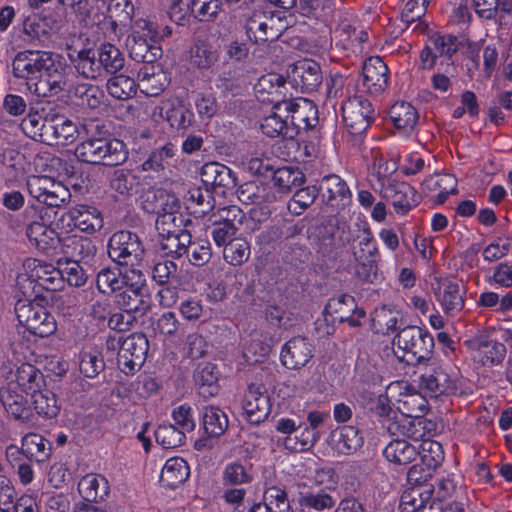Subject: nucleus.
<instances>
[{
	"label": "nucleus",
	"instance_id": "f257e3e1",
	"mask_svg": "<svg viewBox=\"0 0 512 512\" xmlns=\"http://www.w3.org/2000/svg\"><path fill=\"white\" fill-rule=\"evenodd\" d=\"M69 59L76 71L86 79H98L104 74H116L124 68L125 58L118 47L103 43L97 49L70 48Z\"/></svg>",
	"mask_w": 512,
	"mask_h": 512
},
{
	"label": "nucleus",
	"instance_id": "f03ea898",
	"mask_svg": "<svg viewBox=\"0 0 512 512\" xmlns=\"http://www.w3.org/2000/svg\"><path fill=\"white\" fill-rule=\"evenodd\" d=\"M393 344L402 353L397 355L398 358L407 364L420 365L432 361L434 338L427 330L418 326L409 325L400 329Z\"/></svg>",
	"mask_w": 512,
	"mask_h": 512
},
{
	"label": "nucleus",
	"instance_id": "7ed1b4c3",
	"mask_svg": "<svg viewBox=\"0 0 512 512\" xmlns=\"http://www.w3.org/2000/svg\"><path fill=\"white\" fill-rule=\"evenodd\" d=\"M126 144L118 138L85 139L76 148V156L84 163L118 166L128 159Z\"/></svg>",
	"mask_w": 512,
	"mask_h": 512
},
{
	"label": "nucleus",
	"instance_id": "20e7f679",
	"mask_svg": "<svg viewBox=\"0 0 512 512\" xmlns=\"http://www.w3.org/2000/svg\"><path fill=\"white\" fill-rule=\"evenodd\" d=\"M323 323L317 322V329L326 335H332L336 323L347 322L350 327L361 326V319L366 317L363 308L357 306L356 300L347 293L330 298L323 310Z\"/></svg>",
	"mask_w": 512,
	"mask_h": 512
},
{
	"label": "nucleus",
	"instance_id": "39448f33",
	"mask_svg": "<svg viewBox=\"0 0 512 512\" xmlns=\"http://www.w3.org/2000/svg\"><path fill=\"white\" fill-rule=\"evenodd\" d=\"M160 33L156 23L147 19H137L132 25L129 55L137 62L153 64L162 57L159 45Z\"/></svg>",
	"mask_w": 512,
	"mask_h": 512
},
{
	"label": "nucleus",
	"instance_id": "423d86ee",
	"mask_svg": "<svg viewBox=\"0 0 512 512\" xmlns=\"http://www.w3.org/2000/svg\"><path fill=\"white\" fill-rule=\"evenodd\" d=\"M124 287L115 294L116 306L136 318L146 315L152 308V302L145 274L140 269H131Z\"/></svg>",
	"mask_w": 512,
	"mask_h": 512
},
{
	"label": "nucleus",
	"instance_id": "0eeeda50",
	"mask_svg": "<svg viewBox=\"0 0 512 512\" xmlns=\"http://www.w3.org/2000/svg\"><path fill=\"white\" fill-rule=\"evenodd\" d=\"M109 258L119 266L137 269L145 256L141 238L134 232L120 230L112 234L108 241Z\"/></svg>",
	"mask_w": 512,
	"mask_h": 512
},
{
	"label": "nucleus",
	"instance_id": "6e6552de",
	"mask_svg": "<svg viewBox=\"0 0 512 512\" xmlns=\"http://www.w3.org/2000/svg\"><path fill=\"white\" fill-rule=\"evenodd\" d=\"M15 313L19 323L35 336L48 337L57 330L54 316L37 301H18Z\"/></svg>",
	"mask_w": 512,
	"mask_h": 512
},
{
	"label": "nucleus",
	"instance_id": "1a4fd4ad",
	"mask_svg": "<svg viewBox=\"0 0 512 512\" xmlns=\"http://www.w3.org/2000/svg\"><path fill=\"white\" fill-rule=\"evenodd\" d=\"M26 186L33 199L48 207L59 208L71 198V193L64 184L46 175L29 176Z\"/></svg>",
	"mask_w": 512,
	"mask_h": 512
},
{
	"label": "nucleus",
	"instance_id": "9d476101",
	"mask_svg": "<svg viewBox=\"0 0 512 512\" xmlns=\"http://www.w3.org/2000/svg\"><path fill=\"white\" fill-rule=\"evenodd\" d=\"M341 109L343 121L352 135L363 134L375 118L372 104L362 96L349 98L342 104Z\"/></svg>",
	"mask_w": 512,
	"mask_h": 512
},
{
	"label": "nucleus",
	"instance_id": "9b49d317",
	"mask_svg": "<svg viewBox=\"0 0 512 512\" xmlns=\"http://www.w3.org/2000/svg\"><path fill=\"white\" fill-rule=\"evenodd\" d=\"M149 341L143 333L134 332L123 339L117 356V364L125 374H132L145 362Z\"/></svg>",
	"mask_w": 512,
	"mask_h": 512
},
{
	"label": "nucleus",
	"instance_id": "f8f14e48",
	"mask_svg": "<svg viewBox=\"0 0 512 512\" xmlns=\"http://www.w3.org/2000/svg\"><path fill=\"white\" fill-rule=\"evenodd\" d=\"M53 53L39 50H26L16 54L12 69L13 75L20 79L35 80L52 65Z\"/></svg>",
	"mask_w": 512,
	"mask_h": 512
},
{
	"label": "nucleus",
	"instance_id": "ddd939ff",
	"mask_svg": "<svg viewBox=\"0 0 512 512\" xmlns=\"http://www.w3.org/2000/svg\"><path fill=\"white\" fill-rule=\"evenodd\" d=\"M281 113H286L290 128H295L296 136L301 130L308 131L314 128L319 121L316 105L306 98H296L281 104Z\"/></svg>",
	"mask_w": 512,
	"mask_h": 512
},
{
	"label": "nucleus",
	"instance_id": "4468645a",
	"mask_svg": "<svg viewBox=\"0 0 512 512\" xmlns=\"http://www.w3.org/2000/svg\"><path fill=\"white\" fill-rule=\"evenodd\" d=\"M244 415L251 424H260L271 412L270 397L266 387L261 383L248 386L243 400Z\"/></svg>",
	"mask_w": 512,
	"mask_h": 512
},
{
	"label": "nucleus",
	"instance_id": "2eb2a0df",
	"mask_svg": "<svg viewBox=\"0 0 512 512\" xmlns=\"http://www.w3.org/2000/svg\"><path fill=\"white\" fill-rule=\"evenodd\" d=\"M274 17L261 10L252 11L244 23L247 41L253 44H263L274 41L280 36V30L275 28Z\"/></svg>",
	"mask_w": 512,
	"mask_h": 512
},
{
	"label": "nucleus",
	"instance_id": "dca6fc26",
	"mask_svg": "<svg viewBox=\"0 0 512 512\" xmlns=\"http://www.w3.org/2000/svg\"><path fill=\"white\" fill-rule=\"evenodd\" d=\"M286 79L277 73H269L261 76L254 86L255 94L259 101L273 104V109L282 112L281 104L285 99Z\"/></svg>",
	"mask_w": 512,
	"mask_h": 512
},
{
	"label": "nucleus",
	"instance_id": "f3484780",
	"mask_svg": "<svg viewBox=\"0 0 512 512\" xmlns=\"http://www.w3.org/2000/svg\"><path fill=\"white\" fill-rule=\"evenodd\" d=\"M201 180L205 187L221 195L237 185L235 173L219 162L205 163L201 168Z\"/></svg>",
	"mask_w": 512,
	"mask_h": 512
},
{
	"label": "nucleus",
	"instance_id": "a211bd4d",
	"mask_svg": "<svg viewBox=\"0 0 512 512\" xmlns=\"http://www.w3.org/2000/svg\"><path fill=\"white\" fill-rule=\"evenodd\" d=\"M425 371L420 376V386L430 396L438 397L443 394H452L457 390V385L449 374L436 363L425 364Z\"/></svg>",
	"mask_w": 512,
	"mask_h": 512
},
{
	"label": "nucleus",
	"instance_id": "6ab92c4d",
	"mask_svg": "<svg viewBox=\"0 0 512 512\" xmlns=\"http://www.w3.org/2000/svg\"><path fill=\"white\" fill-rule=\"evenodd\" d=\"M293 85L302 93L316 91L322 83V72L320 65L311 59L297 61L289 75Z\"/></svg>",
	"mask_w": 512,
	"mask_h": 512
},
{
	"label": "nucleus",
	"instance_id": "aec40b11",
	"mask_svg": "<svg viewBox=\"0 0 512 512\" xmlns=\"http://www.w3.org/2000/svg\"><path fill=\"white\" fill-rule=\"evenodd\" d=\"M362 75V91L378 95L386 89L388 84V67L380 57L367 58L362 65Z\"/></svg>",
	"mask_w": 512,
	"mask_h": 512
},
{
	"label": "nucleus",
	"instance_id": "412c9836",
	"mask_svg": "<svg viewBox=\"0 0 512 512\" xmlns=\"http://www.w3.org/2000/svg\"><path fill=\"white\" fill-rule=\"evenodd\" d=\"M32 86L33 92L38 97H52L60 94L65 90L66 86L63 68L54 59L52 65H49L37 81L29 85L30 90H32Z\"/></svg>",
	"mask_w": 512,
	"mask_h": 512
},
{
	"label": "nucleus",
	"instance_id": "4be33fe9",
	"mask_svg": "<svg viewBox=\"0 0 512 512\" xmlns=\"http://www.w3.org/2000/svg\"><path fill=\"white\" fill-rule=\"evenodd\" d=\"M78 125L64 115H51L50 125L46 128V143L48 145H67L73 143L79 136Z\"/></svg>",
	"mask_w": 512,
	"mask_h": 512
},
{
	"label": "nucleus",
	"instance_id": "5701e85b",
	"mask_svg": "<svg viewBox=\"0 0 512 512\" xmlns=\"http://www.w3.org/2000/svg\"><path fill=\"white\" fill-rule=\"evenodd\" d=\"M312 358V348L304 337H293L288 340L281 350L280 360L288 369H299Z\"/></svg>",
	"mask_w": 512,
	"mask_h": 512
},
{
	"label": "nucleus",
	"instance_id": "b1692460",
	"mask_svg": "<svg viewBox=\"0 0 512 512\" xmlns=\"http://www.w3.org/2000/svg\"><path fill=\"white\" fill-rule=\"evenodd\" d=\"M142 209L150 214L159 216L163 212L180 208V201L174 195L162 188H149L141 196Z\"/></svg>",
	"mask_w": 512,
	"mask_h": 512
},
{
	"label": "nucleus",
	"instance_id": "393cba45",
	"mask_svg": "<svg viewBox=\"0 0 512 512\" xmlns=\"http://www.w3.org/2000/svg\"><path fill=\"white\" fill-rule=\"evenodd\" d=\"M327 442L338 453L350 455L363 445V437L356 427L345 425L331 431Z\"/></svg>",
	"mask_w": 512,
	"mask_h": 512
},
{
	"label": "nucleus",
	"instance_id": "a878e982",
	"mask_svg": "<svg viewBox=\"0 0 512 512\" xmlns=\"http://www.w3.org/2000/svg\"><path fill=\"white\" fill-rule=\"evenodd\" d=\"M383 197L391 201L396 213L406 214L416 205V190L406 182H392L383 189Z\"/></svg>",
	"mask_w": 512,
	"mask_h": 512
},
{
	"label": "nucleus",
	"instance_id": "bb28decb",
	"mask_svg": "<svg viewBox=\"0 0 512 512\" xmlns=\"http://www.w3.org/2000/svg\"><path fill=\"white\" fill-rule=\"evenodd\" d=\"M58 248L66 256V261H77L90 258L95 255L96 247L93 241L87 237L78 235L60 236Z\"/></svg>",
	"mask_w": 512,
	"mask_h": 512
},
{
	"label": "nucleus",
	"instance_id": "cd10ccee",
	"mask_svg": "<svg viewBox=\"0 0 512 512\" xmlns=\"http://www.w3.org/2000/svg\"><path fill=\"white\" fill-rule=\"evenodd\" d=\"M68 215L73 225L85 233L93 234L103 227L102 214L94 206L77 205L69 210Z\"/></svg>",
	"mask_w": 512,
	"mask_h": 512
},
{
	"label": "nucleus",
	"instance_id": "c85d7f7f",
	"mask_svg": "<svg viewBox=\"0 0 512 512\" xmlns=\"http://www.w3.org/2000/svg\"><path fill=\"white\" fill-rule=\"evenodd\" d=\"M383 425L392 436H403L419 441L425 435V423L419 417L406 415L397 417L396 415L394 419H389L388 423H384Z\"/></svg>",
	"mask_w": 512,
	"mask_h": 512
},
{
	"label": "nucleus",
	"instance_id": "c756f323",
	"mask_svg": "<svg viewBox=\"0 0 512 512\" xmlns=\"http://www.w3.org/2000/svg\"><path fill=\"white\" fill-rule=\"evenodd\" d=\"M189 53L191 65L200 71L209 70L220 59L219 49L210 41L201 38L195 39Z\"/></svg>",
	"mask_w": 512,
	"mask_h": 512
},
{
	"label": "nucleus",
	"instance_id": "7c9ffc66",
	"mask_svg": "<svg viewBox=\"0 0 512 512\" xmlns=\"http://www.w3.org/2000/svg\"><path fill=\"white\" fill-rule=\"evenodd\" d=\"M470 346L481 355L482 364L485 366H494L502 363L507 352L503 343L492 340L486 335L475 337L471 340Z\"/></svg>",
	"mask_w": 512,
	"mask_h": 512
},
{
	"label": "nucleus",
	"instance_id": "2f4dec72",
	"mask_svg": "<svg viewBox=\"0 0 512 512\" xmlns=\"http://www.w3.org/2000/svg\"><path fill=\"white\" fill-rule=\"evenodd\" d=\"M237 197L247 205L272 203L276 199L269 184L260 181H248L241 184L237 189Z\"/></svg>",
	"mask_w": 512,
	"mask_h": 512
},
{
	"label": "nucleus",
	"instance_id": "473e14b6",
	"mask_svg": "<svg viewBox=\"0 0 512 512\" xmlns=\"http://www.w3.org/2000/svg\"><path fill=\"white\" fill-rule=\"evenodd\" d=\"M161 115L177 129L188 128L194 120V114L181 98H175L163 103Z\"/></svg>",
	"mask_w": 512,
	"mask_h": 512
},
{
	"label": "nucleus",
	"instance_id": "72a5a7b5",
	"mask_svg": "<svg viewBox=\"0 0 512 512\" xmlns=\"http://www.w3.org/2000/svg\"><path fill=\"white\" fill-rule=\"evenodd\" d=\"M0 398L5 411L10 417L21 422L32 420V408L22 394L6 389L0 392Z\"/></svg>",
	"mask_w": 512,
	"mask_h": 512
},
{
	"label": "nucleus",
	"instance_id": "f704fd0d",
	"mask_svg": "<svg viewBox=\"0 0 512 512\" xmlns=\"http://www.w3.org/2000/svg\"><path fill=\"white\" fill-rule=\"evenodd\" d=\"M220 372L217 366L210 362H201L194 371V380L199 386V393L204 397L218 393Z\"/></svg>",
	"mask_w": 512,
	"mask_h": 512
},
{
	"label": "nucleus",
	"instance_id": "c9c22d12",
	"mask_svg": "<svg viewBox=\"0 0 512 512\" xmlns=\"http://www.w3.org/2000/svg\"><path fill=\"white\" fill-rule=\"evenodd\" d=\"M190 469L187 462L180 457H172L164 464L160 482L163 486L175 489L183 484L189 477Z\"/></svg>",
	"mask_w": 512,
	"mask_h": 512
},
{
	"label": "nucleus",
	"instance_id": "e433bc0d",
	"mask_svg": "<svg viewBox=\"0 0 512 512\" xmlns=\"http://www.w3.org/2000/svg\"><path fill=\"white\" fill-rule=\"evenodd\" d=\"M109 483L107 479L99 474H87L78 484V490L83 499L87 502H99L109 494Z\"/></svg>",
	"mask_w": 512,
	"mask_h": 512
},
{
	"label": "nucleus",
	"instance_id": "4c0bfd02",
	"mask_svg": "<svg viewBox=\"0 0 512 512\" xmlns=\"http://www.w3.org/2000/svg\"><path fill=\"white\" fill-rule=\"evenodd\" d=\"M320 189L327 193V204L332 207H344L351 199L346 182L338 175H328L322 179Z\"/></svg>",
	"mask_w": 512,
	"mask_h": 512
},
{
	"label": "nucleus",
	"instance_id": "58836bf2",
	"mask_svg": "<svg viewBox=\"0 0 512 512\" xmlns=\"http://www.w3.org/2000/svg\"><path fill=\"white\" fill-rule=\"evenodd\" d=\"M438 299L445 313L454 315L464 307V290L458 282L452 280L444 281L439 287Z\"/></svg>",
	"mask_w": 512,
	"mask_h": 512
},
{
	"label": "nucleus",
	"instance_id": "ea45409f",
	"mask_svg": "<svg viewBox=\"0 0 512 512\" xmlns=\"http://www.w3.org/2000/svg\"><path fill=\"white\" fill-rule=\"evenodd\" d=\"M389 117L394 126L404 134H409L414 130L419 118L416 109L404 101L392 105Z\"/></svg>",
	"mask_w": 512,
	"mask_h": 512
},
{
	"label": "nucleus",
	"instance_id": "a19ab883",
	"mask_svg": "<svg viewBox=\"0 0 512 512\" xmlns=\"http://www.w3.org/2000/svg\"><path fill=\"white\" fill-rule=\"evenodd\" d=\"M26 235L31 243L43 251L58 248L59 234L44 223H31L26 229Z\"/></svg>",
	"mask_w": 512,
	"mask_h": 512
},
{
	"label": "nucleus",
	"instance_id": "79ce46f5",
	"mask_svg": "<svg viewBox=\"0 0 512 512\" xmlns=\"http://www.w3.org/2000/svg\"><path fill=\"white\" fill-rule=\"evenodd\" d=\"M202 425L204 433L209 437L219 438L229 426L226 413L216 406H206L203 408Z\"/></svg>",
	"mask_w": 512,
	"mask_h": 512
},
{
	"label": "nucleus",
	"instance_id": "37998d69",
	"mask_svg": "<svg viewBox=\"0 0 512 512\" xmlns=\"http://www.w3.org/2000/svg\"><path fill=\"white\" fill-rule=\"evenodd\" d=\"M434 486L410 487L406 489L399 503L401 512H417L424 504L431 502Z\"/></svg>",
	"mask_w": 512,
	"mask_h": 512
},
{
	"label": "nucleus",
	"instance_id": "c03bdc74",
	"mask_svg": "<svg viewBox=\"0 0 512 512\" xmlns=\"http://www.w3.org/2000/svg\"><path fill=\"white\" fill-rule=\"evenodd\" d=\"M52 26L49 25L46 18L37 16L27 17L23 22V33L27 41L33 45L47 46L50 38Z\"/></svg>",
	"mask_w": 512,
	"mask_h": 512
},
{
	"label": "nucleus",
	"instance_id": "a18cd8bd",
	"mask_svg": "<svg viewBox=\"0 0 512 512\" xmlns=\"http://www.w3.org/2000/svg\"><path fill=\"white\" fill-rule=\"evenodd\" d=\"M271 178L274 186L281 193H289L293 187H298L305 181L304 173L293 166L274 168Z\"/></svg>",
	"mask_w": 512,
	"mask_h": 512
},
{
	"label": "nucleus",
	"instance_id": "49530a36",
	"mask_svg": "<svg viewBox=\"0 0 512 512\" xmlns=\"http://www.w3.org/2000/svg\"><path fill=\"white\" fill-rule=\"evenodd\" d=\"M129 278L130 272L122 275L116 268L104 267L97 274L96 286L100 293H117L124 288Z\"/></svg>",
	"mask_w": 512,
	"mask_h": 512
},
{
	"label": "nucleus",
	"instance_id": "de8ad7c7",
	"mask_svg": "<svg viewBox=\"0 0 512 512\" xmlns=\"http://www.w3.org/2000/svg\"><path fill=\"white\" fill-rule=\"evenodd\" d=\"M383 455L389 462L406 465L413 462L419 455V452L415 446L407 441L395 439L385 447Z\"/></svg>",
	"mask_w": 512,
	"mask_h": 512
},
{
	"label": "nucleus",
	"instance_id": "09e8293b",
	"mask_svg": "<svg viewBox=\"0 0 512 512\" xmlns=\"http://www.w3.org/2000/svg\"><path fill=\"white\" fill-rule=\"evenodd\" d=\"M178 209L167 210L157 216L155 228L158 235H169V233H182L187 232L185 227L191 223L189 218H185L182 214L177 212Z\"/></svg>",
	"mask_w": 512,
	"mask_h": 512
},
{
	"label": "nucleus",
	"instance_id": "8fccbe9b",
	"mask_svg": "<svg viewBox=\"0 0 512 512\" xmlns=\"http://www.w3.org/2000/svg\"><path fill=\"white\" fill-rule=\"evenodd\" d=\"M31 397L33 409L37 415L45 419H52L59 414L60 405L52 391L48 389L40 390L39 388L31 394Z\"/></svg>",
	"mask_w": 512,
	"mask_h": 512
},
{
	"label": "nucleus",
	"instance_id": "3c124183",
	"mask_svg": "<svg viewBox=\"0 0 512 512\" xmlns=\"http://www.w3.org/2000/svg\"><path fill=\"white\" fill-rule=\"evenodd\" d=\"M15 380L25 393L32 394L41 387L44 382V376L34 365L22 363L17 367Z\"/></svg>",
	"mask_w": 512,
	"mask_h": 512
},
{
	"label": "nucleus",
	"instance_id": "603ef678",
	"mask_svg": "<svg viewBox=\"0 0 512 512\" xmlns=\"http://www.w3.org/2000/svg\"><path fill=\"white\" fill-rule=\"evenodd\" d=\"M73 95L78 104L91 110L100 108L104 104L105 93L97 85L80 83L75 85Z\"/></svg>",
	"mask_w": 512,
	"mask_h": 512
},
{
	"label": "nucleus",
	"instance_id": "864d4df0",
	"mask_svg": "<svg viewBox=\"0 0 512 512\" xmlns=\"http://www.w3.org/2000/svg\"><path fill=\"white\" fill-rule=\"evenodd\" d=\"M50 125V117L42 118L38 112H33L32 108L22 119L20 128L29 138L46 143V128Z\"/></svg>",
	"mask_w": 512,
	"mask_h": 512
},
{
	"label": "nucleus",
	"instance_id": "5fc2aeb1",
	"mask_svg": "<svg viewBox=\"0 0 512 512\" xmlns=\"http://www.w3.org/2000/svg\"><path fill=\"white\" fill-rule=\"evenodd\" d=\"M280 112H273L265 117L261 123L262 132L268 137H283L293 139L296 137L295 128H290L288 118L281 116Z\"/></svg>",
	"mask_w": 512,
	"mask_h": 512
},
{
	"label": "nucleus",
	"instance_id": "6e6d98bb",
	"mask_svg": "<svg viewBox=\"0 0 512 512\" xmlns=\"http://www.w3.org/2000/svg\"><path fill=\"white\" fill-rule=\"evenodd\" d=\"M175 155V146L172 143H167L150 153L147 160H145L141 165L142 170L157 174L163 173L166 166H169V161L174 158Z\"/></svg>",
	"mask_w": 512,
	"mask_h": 512
},
{
	"label": "nucleus",
	"instance_id": "4d7b16f0",
	"mask_svg": "<svg viewBox=\"0 0 512 512\" xmlns=\"http://www.w3.org/2000/svg\"><path fill=\"white\" fill-rule=\"evenodd\" d=\"M61 268H55L48 264H38L32 271L31 277L35 279L39 286L48 290L56 291L63 284V274Z\"/></svg>",
	"mask_w": 512,
	"mask_h": 512
},
{
	"label": "nucleus",
	"instance_id": "13d9d810",
	"mask_svg": "<svg viewBox=\"0 0 512 512\" xmlns=\"http://www.w3.org/2000/svg\"><path fill=\"white\" fill-rule=\"evenodd\" d=\"M23 453L36 462L49 459L52 451L51 443L39 434H29L23 439Z\"/></svg>",
	"mask_w": 512,
	"mask_h": 512
},
{
	"label": "nucleus",
	"instance_id": "bf43d9fd",
	"mask_svg": "<svg viewBox=\"0 0 512 512\" xmlns=\"http://www.w3.org/2000/svg\"><path fill=\"white\" fill-rule=\"evenodd\" d=\"M160 250L167 256L178 259L184 256L188 244H190V233H169V235H160Z\"/></svg>",
	"mask_w": 512,
	"mask_h": 512
},
{
	"label": "nucleus",
	"instance_id": "052dcab7",
	"mask_svg": "<svg viewBox=\"0 0 512 512\" xmlns=\"http://www.w3.org/2000/svg\"><path fill=\"white\" fill-rule=\"evenodd\" d=\"M187 200L189 201V208L193 209V213L199 216L208 214L215 205V199L212 196L211 190L207 187H194L187 193Z\"/></svg>",
	"mask_w": 512,
	"mask_h": 512
},
{
	"label": "nucleus",
	"instance_id": "680f3d73",
	"mask_svg": "<svg viewBox=\"0 0 512 512\" xmlns=\"http://www.w3.org/2000/svg\"><path fill=\"white\" fill-rule=\"evenodd\" d=\"M108 93L117 100H128L136 94V83L133 78L119 74L108 79Z\"/></svg>",
	"mask_w": 512,
	"mask_h": 512
},
{
	"label": "nucleus",
	"instance_id": "e2e57ef3",
	"mask_svg": "<svg viewBox=\"0 0 512 512\" xmlns=\"http://www.w3.org/2000/svg\"><path fill=\"white\" fill-rule=\"evenodd\" d=\"M377 247L373 241V236L369 228H364L352 245V255L355 262L365 261L376 258Z\"/></svg>",
	"mask_w": 512,
	"mask_h": 512
},
{
	"label": "nucleus",
	"instance_id": "0e129e2a",
	"mask_svg": "<svg viewBox=\"0 0 512 512\" xmlns=\"http://www.w3.org/2000/svg\"><path fill=\"white\" fill-rule=\"evenodd\" d=\"M473 6L476 14L483 19H495L498 12L510 13L512 10V0H473Z\"/></svg>",
	"mask_w": 512,
	"mask_h": 512
},
{
	"label": "nucleus",
	"instance_id": "69168bd1",
	"mask_svg": "<svg viewBox=\"0 0 512 512\" xmlns=\"http://www.w3.org/2000/svg\"><path fill=\"white\" fill-rule=\"evenodd\" d=\"M184 255L192 265L203 266L210 261L212 256L210 242L200 238L192 240L190 235V244L187 245Z\"/></svg>",
	"mask_w": 512,
	"mask_h": 512
},
{
	"label": "nucleus",
	"instance_id": "338daca9",
	"mask_svg": "<svg viewBox=\"0 0 512 512\" xmlns=\"http://www.w3.org/2000/svg\"><path fill=\"white\" fill-rule=\"evenodd\" d=\"M250 256V244L244 238L236 237L223 249L224 260L233 266L245 263Z\"/></svg>",
	"mask_w": 512,
	"mask_h": 512
},
{
	"label": "nucleus",
	"instance_id": "774afa93",
	"mask_svg": "<svg viewBox=\"0 0 512 512\" xmlns=\"http://www.w3.org/2000/svg\"><path fill=\"white\" fill-rule=\"evenodd\" d=\"M156 442L165 449H173L182 445L185 433L172 424H162L155 430Z\"/></svg>",
	"mask_w": 512,
	"mask_h": 512
}]
</instances>
